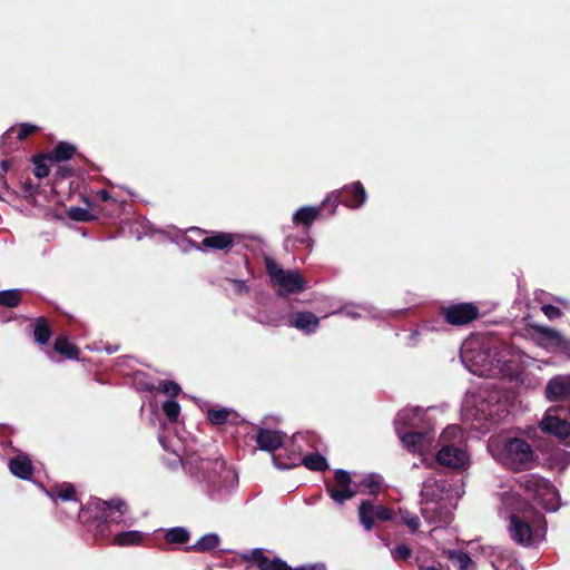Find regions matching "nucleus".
Wrapping results in <instances>:
<instances>
[{
    "mask_svg": "<svg viewBox=\"0 0 570 570\" xmlns=\"http://www.w3.org/2000/svg\"><path fill=\"white\" fill-rule=\"evenodd\" d=\"M439 494H440V491L438 490V488H434V498L435 499H439Z\"/></svg>",
    "mask_w": 570,
    "mask_h": 570,
    "instance_id": "13d9d810",
    "label": "nucleus"
},
{
    "mask_svg": "<svg viewBox=\"0 0 570 570\" xmlns=\"http://www.w3.org/2000/svg\"><path fill=\"white\" fill-rule=\"evenodd\" d=\"M159 442L161 444V446L165 449V450H170V448L167 445V443L165 442V438L164 436H159Z\"/></svg>",
    "mask_w": 570,
    "mask_h": 570,
    "instance_id": "4d7b16f0",
    "label": "nucleus"
},
{
    "mask_svg": "<svg viewBox=\"0 0 570 570\" xmlns=\"http://www.w3.org/2000/svg\"><path fill=\"white\" fill-rule=\"evenodd\" d=\"M288 324L305 334H313L320 326V318L312 312H294L288 317Z\"/></svg>",
    "mask_w": 570,
    "mask_h": 570,
    "instance_id": "a211bd4d",
    "label": "nucleus"
},
{
    "mask_svg": "<svg viewBox=\"0 0 570 570\" xmlns=\"http://www.w3.org/2000/svg\"><path fill=\"white\" fill-rule=\"evenodd\" d=\"M144 540V533L137 530L122 531L115 534L112 543L119 547L138 546Z\"/></svg>",
    "mask_w": 570,
    "mask_h": 570,
    "instance_id": "c85d7f7f",
    "label": "nucleus"
},
{
    "mask_svg": "<svg viewBox=\"0 0 570 570\" xmlns=\"http://www.w3.org/2000/svg\"><path fill=\"white\" fill-rule=\"evenodd\" d=\"M75 488L70 483H63L60 485H55L50 490L47 491V495L57 501L58 499L62 501H73L75 500Z\"/></svg>",
    "mask_w": 570,
    "mask_h": 570,
    "instance_id": "2f4dec72",
    "label": "nucleus"
},
{
    "mask_svg": "<svg viewBox=\"0 0 570 570\" xmlns=\"http://www.w3.org/2000/svg\"><path fill=\"white\" fill-rule=\"evenodd\" d=\"M342 191L348 195V197L345 198L342 203L350 208H360L365 204L367 199L365 188L360 181L345 185L342 188Z\"/></svg>",
    "mask_w": 570,
    "mask_h": 570,
    "instance_id": "5701e85b",
    "label": "nucleus"
},
{
    "mask_svg": "<svg viewBox=\"0 0 570 570\" xmlns=\"http://www.w3.org/2000/svg\"><path fill=\"white\" fill-rule=\"evenodd\" d=\"M88 511L97 522V529L101 535H107L111 524L128 525L125 519L127 513V504L121 499L101 500L92 499L88 503Z\"/></svg>",
    "mask_w": 570,
    "mask_h": 570,
    "instance_id": "0eeeda50",
    "label": "nucleus"
},
{
    "mask_svg": "<svg viewBox=\"0 0 570 570\" xmlns=\"http://www.w3.org/2000/svg\"><path fill=\"white\" fill-rule=\"evenodd\" d=\"M256 442L262 451L274 452L284 443V435L279 431L259 429L256 434Z\"/></svg>",
    "mask_w": 570,
    "mask_h": 570,
    "instance_id": "4be33fe9",
    "label": "nucleus"
},
{
    "mask_svg": "<svg viewBox=\"0 0 570 570\" xmlns=\"http://www.w3.org/2000/svg\"><path fill=\"white\" fill-rule=\"evenodd\" d=\"M228 282L232 285L233 293L237 296H247L250 292V287L246 281L238 278H230Z\"/></svg>",
    "mask_w": 570,
    "mask_h": 570,
    "instance_id": "79ce46f5",
    "label": "nucleus"
},
{
    "mask_svg": "<svg viewBox=\"0 0 570 570\" xmlns=\"http://www.w3.org/2000/svg\"><path fill=\"white\" fill-rule=\"evenodd\" d=\"M302 463L312 471H325L328 469V463L325 456L320 453H311L302 459Z\"/></svg>",
    "mask_w": 570,
    "mask_h": 570,
    "instance_id": "f704fd0d",
    "label": "nucleus"
},
{
    "mask_svg": "<svg viewBox=\"0 0 570 570\" xmlns=\"http://www.w3.org/2000/svg\"><path fill=\"white\" fill-rule=\"evenodd\" d=\"M342 313L353 320L363 317H375L373 307L366 304H345L340 311L333 312V314Z\"/></svg>",
    "mask_w": 570,
    "mask_h": 570,
    "instance_id": "bb28decb",
    "label": "nucleus"
},
{
    "mask_svg": "<svg viewBox=\"0 0 570 570\" xmlns=\"http://www.w3.org/2000/svg\"><path fill=\"white\" fill-rule=\"evenodd\" d=\"M460 357L471 373L497 377L510 372L514 351L497 337L474 336L464 341Z\"/></svg>",
    "mask_w": 570,
    "mask_h": 570,
    "instance_id": "f03ea898",
    "label": "nucleus"
},
{
    "mask_svg": "<svg viewBox=\"0 0 570 570\" xmlns=\"http://www.w3.org/2000/svg\"><path fill=\"white\" fill-rule=\"evenodd\" d=\"M255 321L259 324H263V325H272V326H276L278 323H277V320L276 318H269L267 315H265V313L263 312H259L257 314V316L255 317Z\"/></svg>",
    "mask_w": 570,
    "mask_h": 570,
    "instance_id": "3c124183",
    "label": "nucleus"
},
{
    "mask_svg": "<svg viewBox=\"0 0 570 570\" xmlns=\"http://www.w3.org/2000/svg\"><path fill=\"white\" fill-rule=\"evenodd\" d=\"M193 232H196L198 234H202L203 232L199 228H194Z\"/></svg>",
    "mask_w": 570,
    "mask_h": 570,
    "instance_id": "bf43d9fd",
    "label": "nucleus"
},
{
    "mask_svg": "<svg viewBox=\"0 0 570 570\" xmlns=\"http://www.w3.org/2000/svg\"><path fill=\"white\" fill-rule=\"evenodd\" d=\"M532 328L537 334L539 344L544 348L549 351H570V341L566 338L559 331L538 324H533Z\"/></svg>",
    "mask_w": 570,
    "mask_h": 570,
    "instance_id": "dca6fc26",
    "label": "nucleus"
},
{
    "mask_svg": "<svg viewBox=\"0 0 570 570\" xmlns=\"http://www.w3.org/2000/svg\"><path fill=\"white\" fill-rule=\"evenodd\" d=\"M230 414L228 409H212L207 413V419L215 425L224 424Z\"/></svg>",
    "mask_w": 570,
    "mask_h": 570,
    "instance_id": "58836bf2",
    "label": "nucleus"
},
{
    "mask_svg": "<svg viewBox=\"0 0 570 570\" xmlns=\"http://www.w3.org/2000/svg\"><path fill=\"white\" fill-rule=\"evenodd\" d=\"M264 263L271 284L276 288L278 296L286 297L305 289V279L297 271L284 269L271 257H265Z\"/></svg>",
    "mask_w": 570,
    "mask_h": 570,
    "instance_id": "6e6552de",
    "label": "nucleus"
},
{
    "mask_svg": "<svg viewBox=\"0 0 570 570\" xmlns=\"http://www.w3.org/2000/svg\"><path fill=\"white\" fill-rule=\"evenodd\" d=\"M50 170L46 164L42 163H36L35 166V176L37 178H45L49 175Z\"/></svg>",
    "mask_w": 570,
    "mask_h": 570,
    "instance_id": "8fccbe9b",
    "label": "nucleus"
},
{
    "mask_svg": "<svg viewBox=\"0 0 570 570\" xmlns=\"http://www.w3.org/2000/svg\"><path fill=\"white\" fill-rule=\"evenodd\" d=\"M355 488L358 489V493L376 495L383 485V478L376 473H370L364 475L358 482H354Z\"/></svg>",
    "mask_w": 570,
    "mask_h": 570,
    "instance_id": "393cba45",
    "label": "nucleus"
},
{
    "mask_svg": "<svg viewBox=\"0 0 570 570\" xmlns=\"http://www.w3.org/2000/svg\"><path fill=\"white\" fill-rule=\"evenodd\" d=\"M546 397L549 401H562L570 397V375H557L546 386Z\"/></svg>",
    "mask_w": 570,
    "mask_h": 570,
    "instance_id": "f3484780",
    "label": "nucleus"
},
{
    "mask_svg": "<svg viewBox=\"0 0 570 570\" xmlns=\"http://www.w3.org/2000/svg\"><path fill=\"white\" fill-rule=\"evenodd\" d=\"M540 430L560 440L570 436V411L564 407L550 406L539 423Z\"/></svg>",
    "mask_w": 570,
    "mask_h": 570,
    "instance_id": "9b49d317",
    "label": "nucleus"
},
{
    "mask_svg": "<svg viewBox=\"0 0 570 570\" xmlns=\"http://www.w3.org/2000/svg\"><path fill=\"white\" fill-rule=\"evenodd\" d=\"M491 558V563L495 570H523L512 551L503 547H494Z\"/></svg>",
    "mask_w": 570,
    "mask_h": 570,
    "instance_id": "412c9836",
    "label": "nucleus"
},
{
    "mask_svg": "<svg viewBox=\"0 0 570 570\" xmlns=\"http://www.w3.org/2000/svg\"><path fill=\"white\" fill-rule=\"evenodd\" d=\"M97 198L101 202H108L111 197L107 190L101 189L97 191Z\"/></svg>",
    "mask_w": 570,
    "mask_h": 570,
    "instance_id": "864d4df0",
    "label": "nucleus"
},
{
    "mask_svg": "<svg viewBox=\"0 0 570 570\" xmlns=\"http://www.w3.org/2000/svg\"><path fill=\"white\" fill-rule=\"evenodd\" d=\"M488 450L498 463L515 472L528 470L534 458L532 446L524 439L504 434L492 435Z\"/></svg>",
    "mask_w": 570,
    "mask_h": 570,
    "instance_id": "20e7f679",
    "label": "nucleus"
},
{
    "mask_svg": "<svg viewBox=\"0 0 570 570\" xmlns=\"http://www.w3.org/2000/svg\"><path fill=\"white\" fill-rule=\"evenodd\" d=\"M33 336L35 341L40 345H45L50 341L51 331L45 318L40 317L36 321Z\"/></svg>",
    "mask_w": 570,
    "mask_h": 570,
    "instance_id": "e433bc0d",
    "label": "nucleus"
},
{
    "mask_svg": "<svg viewBox=\"0 0 570 570\" xmlns=\"http://www.w3.org/2000/svg\"><path fill=\"white\" fill-rule=\"evenodd\" d=\"M551 455L558 461V464L561 468H564L570 463L569 454L564 450L558 449L553 451Z\"/></svg>",
    "mask_w": 570,
    "mask_h": 570,
    "instance_id": "49530a36",
    "label": "nucleus"
},
{
    "mask_svg": "<svg viewBox=\"0 0 570 570\" xmlns=\"http://www.w3.org/2000/svg\"><path fill=\"white\" fill-rule=\"evenodd\" d=\"M508 531L511 539L518 544L532 547L543 541L547 528L542 515H538L534 524H530L524 517L511 514Z\"/></svg>",
    "mask_w": 570,
    "mask_h": 570,
    "instance_id": "1a4fd4ad",
    "label": "nucleus"
},
{
    "mask_svg": "<svg viewBox=\"0 0 570 570\" xmlns=\"http://www.w3.org/2000/svg\"><path fill=\"white\" fill-rule=\"evenodd\" d=\"M243 559L255 561L259 570H292V568L283 560L278 558H267L264 550L259 548L252 549L247 553H244Z\"/></svg>",
    "mask_w": 570,
    "mask_h": 570,
    "instance_id": "6ab92c4d",
    "label": "nucleus"
},
{
    "mask_svg": "<svg viewBox=\"0 0 570 570\" xmlns=\"http://www.w3.org/2000/svg\"><path fill=\"white\" fill-rule=\"evenodd\" d=\"M274 464L279 470H286V469H288L291 466V465L283 464V463L278 462V460L275 459V458H274Z\"/></svg>",
    "mask_w": 570,
    "mask_h": 570,
    "instance_id": "6e6d98bb",
    "label": "nucleus"
},
{
    "mask_svg": "<svg viewBox=\"0 0 570 570\" xmlns=\"http://www.w3.org/2000/svg\"><path fill=\"white\" fill-rule=\"evenodd\" d=\"M449 559L459 570H475V566L471 557L461 550H450Z\"/></svg>",
    "mask_w": 570,
    "mask_h": 570,
    "instance_id": "473e14b6",
    "label": "nucleus"
},
{
    "mask_svg": "<svg viewBox=\"0 0 570 570\" xmlns=\"http://www.w3.org/2000/svg\"><path fill=\"white\" fill-rule=\"evenodd\" d=\"M334 479L335 484L326 485V492L336 504L342 505L358 493V489L355 488L351 474L346 470H335Z\"/></svg>",
    "mask_w": 570,
    "mask_h": 570,
    "instance_id": "ddd939ff",
    "label": "nucleus"
},
{
    "mask_svg": "<svg viewBox=\"0 0 570 570\" xmlns=\"http://www.w3.org/2000/svg\"><path fill=\"white\" fill-rule=\"evenodd\" d=\"M463 490L443 479L428 478L421 488V514L426 523L436 528L451 523L453 510Z\"/></svg>",
    "mask_w": 570,
    "mask_h": 570,
    "instance_id": "7ed1b4c3",
    "label": "nucleus"
},
{
    "mask_svg": "<svg viewBox=\"0 0 570 570\" xmlns=\"http://www.w3.org/2000/svg\"><path fill=\"white\" fill-rule=\"evenodd\" d=\"M220 544V537L217 533L210 532L202 535L193 546L188 549L196 552H209Z\"/></svg>",
    "mask_w": 570,
    "mask_h": 570,
    "instance_id": "cd10ccee",
    "label": "nucleus"
},
{
    "mask_svg": "<svg viewBox=\"0 0 570 570\" xmlns=\"http://www.w3.org/2000/svg\"><path fill=\"white\" fill-rule=\"evenodd\" d=\"M462 440V432L459 425H449L440 435L441 449L436 454L440 464L455 470H464L470 464L468 452L456 445Z\"/></svg>",
    "mask_w": 570,
    "mask_h": 570,
    "instance_id": "423d86ee",
    "label": "nucleus"
},
{
    "mask_svg": "<svg viewBox=\"0 0 570 570\" xmlns=\"http://www.w3.org/2000/svg\"><path fill=\"white\" fill-rule=\"evenodd\" d=\"M161 391L169 395V396H177L180 392V386L173 382V381H166L161 384Z\"/></svg>",
    "mask_w": 570,
    "mask_h": 570,
    "instance_id": "a18cd8bd",
    "label": "nucleus"
},
{
    "mask_svg": "<svg viewBox=\"0 0 570 570\" xmlns=\"http://www.w3.org/2000/svg\"><path fill=\"white\" fill-rule=\"evenodd\" d=\"M190 533L186 528L175 527L170 528L165 533V539L170 544H183L188 542Z\"/></svg>",
    "mask_w": 570,
    "mask_h": 570,
    "instance_id": "c9c22d12",
    "label": "nucleus"
},
{
    "mask_svg": "<svg viewBox=\"0 0 570 570\" xmlns=\"http://www.w3.org/2000/svg\"><path fill=\"white\" fill-rule=\"evenodd\" d=\"M525 483L530 497L537 504L550 512L559 509V493L548 480L530 475L527 478Z\"/></svg>",
    "mask_w": 570,
    "mask_h": 570,
    "instance_id": "9d476101",
    "label": "nucleus"
},
{
    "mask_svg": "<svg viewBox=\"0 0 570 570\" xmlns=\"http://www.w3.org/2000/svg\"><path fill=\"white\" fill-rule=\"evenodd\" d=\"M322 206H303L293 214V223L308 228L321 215Z\"/></svg>",
    "mask_w": 570,
    "mask_h": 570,
    "instance_id": "a878e982",
    "label": "nucleus"
},
{
    "mask_svg": "<svg viewBox=\"0 0 570 570\" xmlns=\"http://www.w3.org/2000/svg\"><path fill=\"white\" fill-rule=\"evenodd\" d=\"M59 175L61 177H67V176H70L71 175V169L67 168V167H61L59 168Z\"/></svg>",
    "mask_w": 570,
    "mask_h": 570,
    "instance_id": "5fc2aeb1",
    "label": "nucleus"
},
{
    "mask_svg": "<svg viewBox=\"0 0 570 570\" xmlns=\"http://www.w3.org/2000/svg\"><path fill=\"white\" fill-rule=\"evenodd\" d=\"M10 472L22 480L31 479L33 474V466L27 455L19 454L9 461Z\"/></svg>",
    "mask_w": 570,
    "mask_h": 570,
    "instance_id": "b1692460",
    "label": "nucleus"
},
{
    "mask_svg": "<svg viewBox=\"0 0 570 570\" xmlns=\"http://www.w3.org/2000/svg\"><path fill=\"white\" fill-rule=\"evenodd\" d=\"M163 411L170 422H176L180 413V405L176 401L168 400L164 402Z\"/></svg>",
    "mask_w": 570,
    "mask_h": 570,
    "instance_id": "a19ab883",
    "label": "nucleus"
},
{
    "mask_svg": "<svg viewBox=\"0 0 570 570\" xmlns=\"http://www.w3.org/2000/svg\"><path fill=\"white\" fill-rule=\"evenodd\" d=\"M69 216L71 219L77 222H86L90 219L88 210L80 207H71L69 209Z\"/></svg>",
    "mask_w": 570,
    "mask_h": 570,
    "instance_id": "c03bdc74",
    "label": "nucleus"
},
{
    "mask_svg": "<svg viewBox=\"0 0 570 570\" xmlns=\"http://www.w3.org/2000/svg\"><path fill=\"white\" fill-rule=\"evenodd\" d=\"M494 410L481 396L468 395L463 401L462 415L464 421H476L479 429H488L485 422L494 421Z\"/></svg>",
    "mask_w": 570,
    "mask_h": 570,
    "instance_id": "f8f14e48",
    "label": "nucleus"
},
{
    "mask_svg": "<svg viewBox=\"0 0 570 570\" xmlns=\"http://www.w3.org/2000/svg\"><path fill=\"white\" fill-rule=\"evenodd\" d=\"M36 130H38V127L30 124H21L19 127H11L1 136L0 144L6 145L13 135H17L18 140H23Z\"/></svg>",
    "mask_w": 570,
    "mask_h": 570,
    "instance_id": "c756f323",
    "label": "nucleus"
},
{
    "mask_svg": "<svg viewBox=\"0 0 570 570\" xmlns=\"http://www.w3.org/2000/svg\"><path fill=\"white\" fill-rule=\"evenodd\" d=\"M400 515L404 524H406L412 533L417 531L420 527V519L416 514H413L407 510L400 509Z\"/></svg>",
    "mask_w": 570,
    "mask_h": 570,
    "instance_id": "ea45409f",
    "label": "nucleus"
},
{
    "mask_svg": "<svg viewBox=\"0 0 570 570\" xmlns=\"http://www.w3.org/2000/svg\"><path fill=\"white\" fill-rule=\"evenodd\" d=\"M53 348L61 355H65L69 360H78L79 351L71 344L66 337H58L55 341Z\"/></svg>",
    "mask_w": 570,
    "mask_h": 570,
    "instance_id": "72a5a7b5",
    "label": "nucleus"
},
{
    "mask_svg": "<svg viewBox=\"0 0 570 570\" xmlns=\"http://www.w3.org/2000/svg\"><path fill=\"white\" fill-rule=\"evenodd\" d=\"M341 193H343L342 189L332 191L330 195H327V197L322 202V204L320 206H322V208H323L326 204H331L334 206V208H336L338 206V204L341 203V200H340Z\"/></svg>",
    "mask_w": 570,
    "mask_h": 570,
    "instance_id": "de8ad7c7",
    "label": "nucleus"
},
{
    "mask_svg": "<svg viewBox=\"0 0 570 570\" xmlns=\"http://www.w3.org/2000/svg\"><path fill=\"white\" fill-rule=\"evenodd\" d=\"M173 452L209 501L224 503L230 499L238 485V474L228 468L223 459L202 458L196 453L183 459L176 449H173Z\"/></svg>",
    "mask_w": 570,
    "mask_h": 570,
    "instance_id": "f257e3e1",
    "label": "nucleus"
},
{
    "mask_svg": "<svg viewBox=\"0 0 570 570\" xmlns=\"http://www.w3.org/2000/svg\"><path fill=\"white\" fill-rule=\"evenodd\" d=\"M21 299L19 289H6L0 292V305L16 307Z\"/></svg>",
    "mask_w": 570,
    "mask_h": 570,
    "instance_id": "4c0bfd02",
    "label": "nucleus"
},
{
    "mask_svg": "<svg viewBox=\"0 0 570 570\" xmlns=\"http://www.w3.org/2000/svg\"><path fill=\"white\" fill-rule=\"evenodd\" d=\"M441 314L451 325H465L479 316V308L472 303H451L441 307Z\"/></svg>",
    "mask_w": 570,
    "mask_h": 570,
    "instance_id": "4468645a",
    "label": "nucleus"
},
{
    "mask_svg": "<svg viewBox=\"0 0 570 570\" xmlns=\"http://www.w3.org/2000/svg\"><path fill=\"white\" fill-rule=\"evenodd\" d=\"M76 153V147L71 144L61 141L48 155L51 161H66L69 160Z\"/></svg>",
    "mask_w": 570,
    "mask_h": 570,
    "instance_id": "7c9ffc66",
    "label": "nucleus"
},
{
    "mask_svg": "<svg viewBox=\"0 0 570 570\" xmlns=\"http://www.w3.org/2000/svg\"><path fill=\"white\" fill-rule=\"evenodd\" d=\"M541 309L549 320L559 318L562 314L559 307L550 304L543 305Z\"/></svg>",
    "mask_w": 570,
    "mask_h": 570,
    "instance_id": "09e8293b",
    "label": "nucleus"
},
{
    "mask_svg": "<svg viewBox=\"0 0 570 570\" xmlns=\"http://www.w3.org/2000/svg\"><path fill=\"white\" fill-rule=\"evenodd\" d=\"M234 239L233 234L212 232L202 239L198 248L204 252L224 250L233 246Z\"/></svg>",
    "mask_w": 570,
    "mask_h": 570,
    "instance_id": "aec40b11",
    "label": "nucleus"
},
{
    "mask_svg": "<svg viewBox=\"0 0 570 570\" xmlns=\"http://www.w3.org/2000/svg\"><path fill=\"white\" fill-rule=\"evenodd\" d=\"M425 411L421 407L401 410L394 421L395 431L402 444L411 452L425 454L431 451L434 442L433 431H417L423 423Z\"/></svg>",
    "mask_w": 570,
    "mask_h": 570,
    "instance_id": "39448f33",
    "label": "nucleus"
},
{
    "mask_svg": "<svg viewBox=\"0 0 570 570\" xmlns=\"http://www.w3.org/2000/svg\"><path fill=\"white\" fill-rule=\"evenodd\" d=\"M393 512L382 504H374L370 500H363L358 507V521L365 531H371L375 521H390Z\"/></svg>",
    "mask_w": 570,
    "mask_h": 570,
    "instance_id": "2eb2a0df",
    "label": "nucleus"
},
{
    "mask_svg": "<svg viewBox=\"0 0 570 570\" xmlns=\"http://www.w3.org/2000/svg\"><path fill=\"white\" fill-rule=\"evenodd\" d=\"M292 570H327L326 564L323 562H316L311 564H304L296 568H292Z\"/></svg>",
    "mask_w": 570,
    "mask_h": 570,
    "instance_id": "603ef678",
    "label": "nucleus"
},
{
    "mask_svg": "<svg viewBox=\"0 0 570 570\" xmlns=\"http://www.w3.org/2000/svg\"><path fill=\"white\" fill-rule=\"evenodd\" d=\"M411 549L405 544H399L394 549L391 550V554L395 561L406 560L411 557Z\"/></svg>",
    "mask_w": 570,
    "mask_h": 570,
    "instance_id": "37998d69",
    "label": "nucleus"
}]
</instances>
